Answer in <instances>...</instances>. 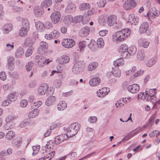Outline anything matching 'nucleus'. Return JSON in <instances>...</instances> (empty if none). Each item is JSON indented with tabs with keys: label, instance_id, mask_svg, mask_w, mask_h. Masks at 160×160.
Segmentation results:
<instances>
[{
	"label": "nucleus",
	"instance_id": "48",
	"mask_svg": "<svg viewBox=\"0 0 160 160\" xmlns=\"http://www.w3.org/2000/svg\"><path fill=\"white\" fill-rule=\"evenodd\" d=\"M34 64L32 61L28 62L25 66V69L27 72L30 71L33 66Z\"/></svg>",
	"mask_w": 160,
	"mask_h": 160
},
{
	"label": "nucleus",
	"instance_id": "24",
	"mask_svg": "<svg viewBox=\"0 0 160 160\" xmlns=\"http://www.w3.org/2000/svg\"><path fill=\"white\" fill-rule=\"evenodd\" d=\"M117 18L116 16L114 15H111L108 17L107 22L110 26H112L115 24Z\"/></svg>",
	"mask_w": 160,
	"mask_h": 160
},
{
	"label": "nucleus",
	"instance_id": "25",
	"mask_svg": "<svg viewBox=\"0 0 160 160\" xmlns=\"http://www.w3.org/2000/svg\"><path fill=\"white\" fill-rule=\"evenodd\" d=\"M87 44V41H80L78 44L79 49H77V51H78L81 52H83Z\"/></svg>",
	"mask_w": 160,
	"mask_h": 160
},
{
	"label": "nucleus",
	"instance_id": "4",
	"mask_svg": "<svg viewBox=\"0 0 160 160\" xmlns=\"http://www.w3.org/2000/svg\"><path fill=\"white\" fill-rule=\"evenodd\" d=\"M23 27L21 28L19 31V35L21 37L26 36L29 30V24L28 20L24 19L22 22Z\"/></svg>",
	"mask_w": 160,
	"mask_h": 160
},
{
	"label": "nucleus",
	"instance_id": "34",
	"mask_svg": "<svg viewBox=\"0 0 160 160\" xmlns=\"http://www.w3.org/2000/svg\"><path fill=\"white\" fill-rule=\"evenodd\" d=\"M124 62L122 58H118L113 62V65L115 67H119L122 66Z\"/></svg>",
	"mask_w": 160,
	"mask_h": 160
},
{
	"label": "nucleus",
	"instance_id": "3",
	"mask_svg": "<svg viewBox=\"0 0 160 160\" xmlns=\"http://www.w3.org/2000/svg\"><path fill=\"white\" fill-rule=\"evenodd\" d=\"M34 61L35 64L39 67H42L46 63L48 64L50 62L49 59H46L45 57L41 55L36 56Z\"/></svg>",
	"mask_w": 160,
	"mask_h": 160
},
{
	"label": "nucleus",
	"instance_id": "56",
	"mask_svg": "<svg viewBox=\"0 0 160 160\" xmlns=\"http://www.w3.org/2000/svg\"><path fill=\"white\" fill-rule=\"evenodd\" d=\"M144 72V70H139L134 74L133 75V77L136 78L138 76H141L143 74Z\"/></svg>",
	"mask_w": 160,
	"mask_h": 160
},
{
	"label": "nucleus",
	"instance_id": "26",
	"mask_svg": "<svg viewBox=\"0 0 160 160\" xmlns=\"http://www.w3.org/2000/svg\"><path fill=\"white\" fill-rule=\"evenodd\" d=\"M22 138L20 137H18L12 141V144L13 145L18 148L22 144Z\"/></svg>",
	"mask_w": 160,
	"mask_h": 160
},
{
	"label": "nucleus",
	"instance_id": "43",
	"mask_svg": "<svg viewBox=\"0 0 160 160\" xmlns=\"http://www.w3.org/2000/svg\"><path fill=\"white\" fill-rule=\"evenodd\" d=\"M98 66V63L96 62H94L89 64L88 66V70L91 71L94 70Z\"/></svg>",
	"mask_w": 160,
	"mask_h": 160
},
{
	"label": "nucleus",
	"instance_id": "60",
	"mask_svg": "<svg viewBox=\"0 0 160 160\" xmlns=\"http://www.w3.org/2000/svg\"><path fill=\"white\" fill-rule=\"evenodd\" d=\"M121 55L123 58H129L130 55L128 51L121 52Z\"/></svg>",
	"mask_w": 160,
	"mask_h": 160
},
{
	"label": "nucleus",
	"instance_id": "55",
	"mask_svg": "<svg viewBox=\"0 0 160 160\" xmlns=\"http://www.w3.org/2000/svg\"><path fill=\"white\" fill-rule=\"evenodd\" d=\"M33 49L32 47H29L26 52V56L28 57L30 56L32 53Z\"/></svg>",
	"mask_w": 160,
	"mask_h": 160
},
{
	"label": "nucleus",
	"instance_id": "52",
	"mask_svg": "<svg viewBox=\"0 0 160 160\" xmlns=\"http://www.w3.org/2000/svg\"><path fill=\"white\" fill-rule=\"evenodd\" d=\"M152 103L153 104V108L158 109L160 108V99L158 101H152Z\"/></svg>",
	"mask_w": 160,
	"mask_h": 160
},
{
	"label": "nucleus",
	"instance_id": "35",
	"mask_svg": "<svg viewBox=\"0 0 160 160\" xmlns=\"http://www.w3.org/2000/svg\"><path fill=\"white\" fill-rule=\"evenodd\" d=\"M24 54V50L21 47H19L17 49L15 53V56L16 58H18Z\"/></svg>",
	"mask_w": 160,
	"mask_h": 160
},
{
	"label": "nucleus",
	"instance_id": "33",
	"mask_svg": "<svg viewBox=\"0 0 160 160\" xmlns=\"http://www.w3.org/2000/svg\"><path fill=\"white\" fill-rule=\"evenodd\" d=\"M16 118V116L13 114H10L6 118L5 121L7 123L12 122Z\"/></svg>",
	"mask_w": 160,
	"mask_h": 160
},
{
	"label": "nucleus",
	"instance_id": "28",
	"mask_svg": "<svg viewBox=\"0 0 160 160\" xmlns=\"http://www.w3.org/2000/svg\"><path fill=\"white\" fill-rule=\"evenodd\" d=\"M35 43L34 39L30 37H27L25 40L24 44L27 47L32 46Z\"/></svg>",
	"mask_w": 160,
	"mask_h": 160
},
{
	"label": "nucleus",
	"instance_id": "13",
	"mask_svg": "<svg viewBox=\"0 0 160 160\" xmlns=\"http://www.w3.org/2000/svg\"><path fill=\"white\" fill-rule=\"evenodd\" d=\"M48 87L47 84H42L38 88V93L42 95H44L47 91V94H49V90H48Z\"/></svg>",
	"mask_w": 160,
	"mask_h": 160
},
{
	"label": "nucleus",
	"instance_id": "27",
	"mask_svg": "<svg viewBox=\"0 0 160 160\" xmlns=\"http://www.w3.org/2000/svg\"><path fill=\"white\" fill-rule=\"evenodd\" d=\"M76 6L75 5L72 3L68 4L67 6L65 11L68 13H70L74 12L76 9Z\"/></svg>",
	"mask_w": 160,
	"mask_h": 160
},
{
	"label": "nucleus",
	"instance_id": "36",
	"mask_svg": "<svg viewBox=\"0 0 160 160\" xmlns=\"http://www.w3.org/2000/svg\"><path fill=\"white\" fill-rule=\"evenodd\" d=\"M108 17L104 15L100 16L98 18L99 23L102 25H104L107 22Z\"/></svg>",
	"mask_w": 160,
	"mask_h": 160
},
{
	"label": "nucleus",
	"instance_id": "39",
	"mask_svg": "<svg viewBox=\"0 0 160 160\" xmlns=\"http://www.w3.org/2000/svg\"><path fill=\"white\" fill-rule=\"evenodd\" d=\"M12 29V26L11 24H7L4 25L3 30L4 32L7 33L11 31Z\"/></svg>",
	"mask_w": 160,
	"mask_h": 160
},
{
	"label": "nucleus",
	"instance_id": "61",
	"mask_svg": "<svg viewBox=\"0 0 160 160\" xmlns=\"http://www.w3.org/2000/svg\"><path fill=\"white\" fill-rule=\"evenodd\" d=\"M7 76L4 72H0V79L3 81L6 79Z\"/></svg>",
	"mask_w": 160,
	"mask_h": 160
},
{
	"label": "nucleus",
	"instance_id": "44",
	"mask_svg": "<svg viewBox=\"0 0 160 160\" xmlns=\"http://www.w3.org/2000/svg\"><path fill=\"white\" fill-rule=\"evenodd\" d=\"M90 7V5L88 3H81L79 6V8L80 10H85L89 8Z\"/></svg>",
	"mask_w": 160,
	"mask_h": 160
},
{
	"label": "nucleus",
	"instance_id": "12",
	"mask_svg": "<svg viewBox=\"0 0 160 160\" xmlns=\"http://www.w3.org/2000/svg\"><path fill=\"white\" fill-rule=\"evenodd\" d=\"M127 89L129 92L132 93H135L139 91L140 86L138 84H133L128 87Z\"/></svg>",
	"mask_w": 160,
	"mask_h": 160
},
{
	"label": "nucleus",
	"instance_id": "59",
	"mask_svg": "<svg viewBox=\"0 0 160 160\" xmlns=\"http://www.w3.org/2000/svg\"><path fill=\"white\" fill-rule=\"evenodd\" d=\"M112 74L116 77H119L121 75V72L120 70H115L112 72Z\"/></svg>",
	"mask_w": 160,
	"mask_h": 160
},
{
	"label": "nucleus",
	"instance_id": "37",
	"mask_svg": "<svg viewBox=\"0 0 160 160\" xmlns=\"http://www.w3.org/2000/svg\"><path fill=\"white\" fill-rule=\"evenodd\" d=\"M39 112L38 109H34L33 110L29 112L28 114V117L29 118H33L37 116Z\"/></svg>",
	"mask_w": 160,
	"mask_h": 160
},
{
	"label": "nucleus",
	"instance_id": "18",
	"mask_svg": "<svg viewBox=\"0 0 160 160\" xmlns=\"http://www.w3.org/2000/svg\"><path fill=\"white\" fill-rule=\"evenodd\" d=\"M48 47V44L45 42H42L38 48V52L39 54L42 53Z\"/></svg>",
	"mask_w": 160,
	"mask_h": 160
},
{
	"label": "nucleus",
	"instance_id": "16",
	"mask_svg": "<svg viewBox=\"0 0 160 160\" xmlns=\"http://www.w3.org/2000/svg\"><path fill=\"white\" fill-rule=\"evenodd\" d=\"M82 64L80 61H78L76 62L72 68V72L75 73H78V72H80L82 70L81 66Z\"/></svg>",
	"mask_w": 160,
	"mask_h": 160
},
{
	"label": "nucleus",
	"instance_id": "6",
	"mask_svg": "<svg viewBox=\"0 0 160 160\" xmlns=\"http://www.w3.org/2000/svg\"><path fill=\"white\" fill-rule=\"evenodd\" d=\"M62 45L66 48H70L73 47L75 44V42L72 39H64L62 42Z\"/></svg>",
	"mask_w": 160,
	"mask_h": 160
},
{
	"label": "nucleus",
	"instance_id": "5",
	"mask_svg": "<svg viewBox=\"0 0 160 160\" xmlns=\"http://www.w3.org/2000/svg\"><path fill=\"white\" fill-rule=\"evenodd\" d=\"M60 36V32L57 30L55 29L49 34H46L45 38L47 40L56 39Z\"/></svg>",
	"mask_w": 160,
	"mask_h": 160
},
{
	"label": "nucleus",
	"instance_id": "49",
	"mask_svg": "<svg viewBox=\"0 0 160 160\" xmlns=\"http://www.w3.org/2000/svg\"><path fill=\"white\" fill-rule=\"evenodd\" d=\"M130 55H133L136 53L137 51V48L135 46L130 47L128 50Z\"/></svg>",
	"mask_w": 160,
	"mask_h": 160
},
{
	"label": "nucleus",
	"instance_id": "29",
	"mask_svg": "<svg viewBox=\"0 0 160 160\" xmlns=\"http://www.w3.org/2000/svg\"><path fill=\"white\" fill-rule=\"evenodd\" d=\"M35 26L37 30L40 32L44 31L45 28L44 24L40 21L36 22Z\"/></svg>",
	"mask_w": 160,
	"mask_h": 160
},
{
	"label": "nucleus",
	"instance_id": "30",
	"mask_svg": "<svg viewBox=\"0 0 160 160\" xmlns=\"http://www.w3.org/2000/svg\"><path fill=\"white\" fill-rule=\"evenodd\" d=\"M72 17L70 15L65 16L64 17L63 22L65 24L69 25L72 22H74Z\"/></svg>",
	"mask_w": 160,
	"mask_h": 160
},
{
	"label": "nucleus",
	"instance_id": "21",
	"mask_svg": "<svg viewBox=\"0 0 160 160\" xmlns=\"http://www.w3.org/2000/svg\"><path fill=\"white\" fill-rule=\"evenodd\" d=\"M33 11L34 15L37 17H40L44 13L43 9L38 7H35Z\"/></svg>",
	"mask_w": 160,
	"mask_h": 160
},
{
	"label": "nucleus",
	"instance_id": "10",
	"mask_svg": "<svg viewBox=\"0 0 160 160\" xmlns=\"http://www.w3.org/2000/svg\"><path fill=\"white\" fill-rule=\"evenodd\" d=\"M138 44L139 47L147 48L148 47L150 43L146 39L142 38L138 40Z\"/></svg>",
	"mask_w": 160,
	"mask_h": 160
},
{
	"label": "nucleus",
	"instance_id": "58",
	"mask_svg": "<svg viewBox=\"0 0 160 160\" xmlns=\"http://www.w3.org/2000/svg\"><path fill=\"white\" fill-rule=\"evenodd\" d=\"M146 93L145 94L143 92H141L138 94L137 98L138 99L140 98L142 99L147 100V96H146Z\"/></svg>",
	"mask_w": 160,
	"mask_h": 160
},
{
	"label": "nucleus",
	"instance_id": "19",
	"mask_svg": "<svg viewBox=\"0 0 160 160\" xmlns=\"http://www.w3.org/2000/svg\"><path fill=\"white\" fill-rule=\"evenodd\" d=\"M148 28V24L146 22H143L140 25L139 32L141 34L144 33L147 30Z\"/></svg>",
	"mask_w": 160,
	"mask_h": 160
},
{
	"label": "nucleus",
	"instance_id": "50",
	"mask_svg": "<svg viewBox=\"0 0 160 160\" xmlns=\"http://www.w3.org/2000/svg\"><path fill=\"white\" fill-rule=\"evenodd\" d=\"M160 134V131H159L158 130H155L151 132L149 134L150 138H152L156 136L157 137Z\"/></svg>",
	"mask_w": 160,
	"mask_h": 160
},
{
	"label": "nucleus",
	"instance_id": "51",
	"mask_svg": "<svg viewBox=\"0 0 160 160\" xmlns=\"http://www.w3.org/2000/svg\"><path fill=\"white\" fill-rule=\"evenodd\" d=\"M128 50V47L127 45L125 44L122 45L120 47L119 52L121 53L125 51H127Z\"/></svg>",
	"mask_w": 160,
	"mask_h": 160
},
{
	"label": "nucleus",
	"instance_id": "9",
	"mask_svg": "<svg viewBox=\"0 0 160 160\" xmlns=\"http://www.w3.org/2000/svg\"><path fill=\"white\" fill-rule=\"evenodd\" d=\"M61 13L58 12H55L52 13L51 15L52 22L55 24L58 23L61 18Z\"/></svg>",
	"mask_w": 160,
	"mask_h": 160
},
{
	"label": "nucleus",
	"instance_id": "17",
	"mask_svg": "<svg viewBox=\"0 0 160 160\" xmlns=\"http://www.w3.org/2000/svg\"><path fill=\"white\" fill-rule=\"evenodd\" d=\"M128 22L131 23L132 24L136 25L138 23V19L133 14H130L128 17Z\"/></svg>",
	"mask_w": 160,
	"mask_h": 160
},
{
	"label": "nucleus",
	"instance_id": "42",
	"mask_svg": "<svg viewBox=\"0 0 160 160\" xmlns=\"http://www.w3.org/2000/svg\"><path fill=\"white\" fill-rule=\"evenodd\" d=\"M138 59L140 61H142L145 57L144 52L143 50H140L138 51L137 55Z\"/></svg>",
	"mask_w": 160,
	"mask_h": 160
},
{
	"label": "nucleus",
	"instance_id": "2",
	"mask_svg": "<svg viewBox=\"0 0 160 160\" xmlns=\"http://www.w3.org/2000/svg\"><path fill=\"white\" fill-rule=\"evenodd\" d=\"M67 134L69 138L76 135L79 130V125L77 123H73L71 124L68 128H66Z\"/></svg>",
	"mask_w": 160,
	"mask_h": 160
},
{
	"label": "nucleus",
	"instance_id": "1",
	"mask_svg": "<svg viewBox=\"0 0 160 160\" xmlns=\"http://www.w3.org/2000/svg\"><path fill=\"white\" fill-rule=\"evenodd\" d=\"M131 33V30L126 28L116 32L112 36V39L114 42L118 43L128 38Z\"/></svg>",
	"mask_w": 160,
	"mask_h": 160
},
{
	"label": "nucleus",
	"instance_id": "7",
	"mask_svg": "<svg viewBox=\"0 0 160 160\" xmlns=\"http://www.w3.org/2000/svg\"><path fill=\"white\" fill-rule=\"evenodd\" d=\"M136 5L135 1L132 0H127L123 4V8L126 10L131 9Z\"/></svg>",
	"mask_w": 160,
	"mask_h": 160
},
{
	"label": "nucleus",
	"instance_id": "11",
	"mask_svg": "<svg viewBox=\"0 0 160 160\" xmlns=\"http://www.w3.org/2000/svg\"><path fill=\"white\" fill-rule=\"evenodd\" d=\"M90 32V29L89 27L85 26L82 28L79 32V35L82 37L87 36Z\"/></svg>",
	"mask_w": 160,
	"mask_h": 160
},
{
	"label": "nucleus",
	"instance_id": "32",
	"mask_svg": "<svg viewBox=\"0 0 160 160\" xmlns=\"http://www.w3.org/2000/svg\"><path fill=\"white\" fill-rule=\"evenodd\" d=\"M157 61V58L154 56L148 60L146 63V66L148 67H152Z\"/></svg>",
	"mask_w": 160,
	"mask_h": 160
},
{
	"label": "nucleus",
	"instance_id": "15",
	"mask_svg": "<svg viewBox=\"0 0 160 160\" xmlns=\"http://www.w3.org/2000/svg\"><path fill=\"white\" fill-rule=\"evenodd\" d=\"M69 58L68 56L63 55L58 58L56 60V62L59 63L64 64L68 63L69 61Z\"/></svg>",
	"mask_w": 160,
	"mask_h": 160
},
{
	"label": "nucleus",
	"instance_id": "63",
	"mask_svg": "<svg viewBox=\"0 0 160 160\" xmlns=\"http://www.w3.org/2000/svg\"><path fill=\"white\" fill-rule=\"evenodd\" d=\"M106 3V0H101L98 4V6L100 8L103 7L105 6Z\"/></svg>",
	"mask_w": 160,
	"mask_h": 160
},
{
	"label": "nucleus",
	"instance_id": "64",
	"mask_svg": "<svg viewBox=\"0 0 160 160\" xmlns=\"http://www.w3.org/2000/svg\"><path fill=\"white\" fill-rule=\"evenodd\" d=\"M40 146H34L32 147V149L33 150V152L32 153V154L34 155V154H36L39 151L40 149Z\"/></svg>",
	"mask_w": 160,
	"mask_h": 160
},
{
	"label": "nucleus",
	"instance_id": "22",
	"mask_svg": "<svg viewBox=\"0 0 160 160\" xmlns=\"http://www.w3.org/2000/svg\"><path fill=\"white\" fill-rule=\"evenodd\" d=\"M18 96V92H12L8 94V98L10 101L14 102L17 100Z\"/></svg>",
	"mask_w": 160,
	"mask_h": 160
},
{
	"label": "nucleus",
	"instance_id": "47",
	"mask_svg": "<svg viewBox=\"0 0 160 160\" xmlns=\"http://www.w3.org/2000/svg\"><path fill=\"white\" fill-rule=\"evenodd\" d=\"M97 44L98 48H102L104 45L103 39L102 38H98L97 41Z\"/></svg>",
	"mask_w": 160,
	"mask_h": 160
},
{
	"label": "nucleus",
	"instance_id": "41",
	"mask_svg": "<svg viewBox=\"0 0 160 160\" xmlns=\"http://www.w3.org/2000/svg\"><path fill=\"white\" fill-rule=\"evenodd\" d=\"M52 4V0H44L41 3L42 7H47L50 6Z\"/></svg>",
	"mask_w": 160,
	"mask_h": 160
},
{
	"label": "nucleus",
	"instance_id": "46",
	"mask_svg": "<svg viewBox=\"0 0 160 160\" xmlns=\"http://www.w3.org/2000/svg\"><path fill=\"white\" fill-rule=\"evenodd\" d=\"M42 102L40 101H38L33 103L31 104V107L32 109H38L42 104Z\"/></svg>",
	"mask_w": 160,
	"mask_h": 160
},
{
	"label": "nucleus",
	"instance_id": "45",
	"mask_svg": "<svg viewBox=\"0 0 160 160\" xmlns=\"http://www.w3.org/2000/svg\"><path fill=\"white\" fill-rule=\"evenodd\" d=\"M83 19V16L79 15L74 17L73 18V21L74 22L78 23L82 22Z\"/></svg>",
	"mask_w": 160,
	"mask_h": 160
},
{
	"label": "nucleus",
	"instance_id": "53",
	"mask_svg": "<svg viewBox=\"0 0 160 160\" xmlns=\"http://www.w3.org/2000/svg\"><path fill=\"white\" fill-rule=\"evenodd\" d=\"M156 93V89H151L149 90V93H146V96L147 97L149 96H152L155 95Z\"/></svg>",
	"mask_w": 160,
	"mask_h": 160
},
{
	"label": "nucleus",
	"instance_id": "40",
	"mask_svg": "<svg viewBox=\"0 0 160 160\" xmlns=\"http://www.w3.org/2000/svg\"><path fill=\"white\" fill-rule=\"evenodd\" d=\"M55 100V98L54 96L49 97L46 101V105L47 106H51L53 104Z\"/></svg>",
	"mask_w": 160,
	"mask_h": 160
},
{
	"label": "nucleus",
	"instance_id": "57",
	"mask_svg": "<svg viewBox=\"0 0 160 160\" xmlns=\"http://www.w3.org/2000/svg\"><path fill=\"white\" fill-rule=\"evenodd\" d=\"M97 120V118L95 116H91L88 119V122L91 123H95L96 122Z\"/></svg>",
	"mask_w": 160,
	"mask_h": 160
},
{
	"label": "nucleus",
	"instance_id": "38",
	"mask_svg": "<svg viewBox=\"0 0 160 160\" xmlns=\"http://www.w3.org/2000/svg\"><path fill=\"white\" fill-rule=\"evenodd\" d=\"M67 107V104L65 101L60 102L58 105V110H63Z\"/></svg>",
	"mask_w": 160,
	"mask_h": 160
},
{
	"label": "nucleus",
	"instance_id": "14",
	"mask_svg": "<svg viewBox=\"0 0 160 160\" xmlns=\"http://www.w3.org/2000/svg\"><path fill=\"white\" fill-rule=\"evenodd\" d=\"M43 153L44 155L42 158L44 160H50L54 156L55 152L54 151H51V150L48 151V150H46V152Z\"/></svg>",
	"mask_w": 160,
	"mask_h": 160
},
{
	"label": "nucleus",
	"instance_id": "62",
	"mask_svg": "<svg viewBox=\"0 0 160 160\" xmlns=\"http://www.w3.org/2000/svg\"><path fill=\"white\" fill-rule=\"evenodd\" d=\"M27 104L28 101L25 99L22 100L20 102V105L22 108L25 107L27 106Z\"/></svg>",
	"mask_w": 160,
	"mask_h": 160
},
{
	"label": "nucleus",
	"instance_id": "20",
	"mask_svg": "<svg viewBox=\"0 0 160 160\" xmlns=\"http://www.w3.org/2000/svg\"><path fill=\"white\" fill-rule=\"evenodd\" d=\"M101 82L100 79L98 77H95L91 79L89 82L90 85L92 87L98 86Z\"/></svg>",
	"mask_w": 160,
	"mask_h": 160
},
{
	"label": "nucleus",
	"instance_id": "23",
	"mask_svg": "<svg viewBox=\"0 0 160 160\" xmlns=\"http://www.w3.org/2000/svg\"><path fill=\"white\" fill-rule=\"evenodd\" d=\"M106 88H102V89H99L97 92V96L100 98H103L108 94V91H107Z\"/></svg>",
	"mask_w": 160,
	"mask_h": 160
},
{
	"label": "nucleus",
	"instance_id": "54",
	"mask_svg": "<svg viewBox=\"0 0 160 160\" xmlns=\"http://www.w3.org/2000/svg\"><path fill=\"white\" fill-rule=\"evenodd\" d=\"M53 142L52 141H50L49 142L47 143L46 146V148H47V150L48 151L49 150L53 149Z\"/></svg>",
	"mask_w": 160,
	"mask_h": 160
},
{
	"label": "nucleus",
	"instance_id": "8",
	"mask_svg": "<svg viewBox=\"0 0 160 160\" xmlns=\"http://www.w3.org/2000/svg\"><path fill=\"white\" fill-rule=\"evenodd\" d=\"M69 138L67 134H63L56 136L55 138L54 142L57 145L62 142Z\"/></svg>",
	"mask_w": 160,
	"mask_h": 160
},
{
	"label": "nucleus",
	"instance_id": "31",
	"mask_svg": "<svg viewBox=\"0 0 160 160\" xmlns=\"http://www.w3.org/2000/svg\"><path fill=\"white\" fill-rule=\"evenodd\" d=\"M15 137V133L12 130L8 131L6 134L5 138L7 140H11Z\"/></svg>",
	"mask_w": 160,
	"mask_h": 160
}]
</instances>
